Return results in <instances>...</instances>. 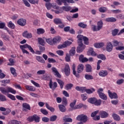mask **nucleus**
<instances>
[{
    "mask_svg": "<svg viewBox=\"0 0 124 124\" xmlns=\"http://www.w3.org/2000/svg\"><path fill=\"white\" fill-rule=\"evenodd\" d=\"M0 91L3 94H6L9 98L12 99V100H16V98H15V96L11 94H8L9 93H13V94H16V90H14L13 88L10 87H7L6 89L4 87H0Z\"/></svg>",
    "mask_w": 124,
    "mask_h": 124,
    "instance_id": "nucleus-1",
    "label": "nucleus"
},
{
    "mask_svg": "<svg viewBox=\"0 0 124 124\" xmlns=\"http://www.w3.org/2000/svg\"><path fill=\"white\" fill-rule=\"evenodd\" d=\"M20 49H21L23 54H29L28 51H27V50L25 49V48H28V49H29V50H30L31 53H32V54H34V50H33V48H32V47H31V46L27 44H26L24 45L20 46Z\"/></svg>",
    "mask_w": 124,
    "mask_h": 124,
    "instance_id": "nucleus-2",
    "label": "nucleus"
},
{
    "mask_svg": "<svg viewBox=\"0 0 124 124\" xmlns=\"http://www.w3.org/2000/svg\"><path fill=\"white\" fill-rule=\"evenodd\" d=\"M103 27V22L102 20L98 21L97 26L95 25H92V30L93 31H98L102 29Z\"/></svg>",
    "mask_w": 124,
    "mask_h": 124,
    "instance_id": "nucleus-3",
    "label": "nucleus"
},
{
    "mask_svg": "<svg viewBox=\"0 0 124 124\" xmlns=\"http://www.w3.org/2000/svg\"><path fill=\"white\" fill-rule=\"evenodd\" d=\"M77 38H78V44H83L82 41H84L85 44L88 45L89 44V39L87 37H85L82 35H78L77 36Z\"/></svg>",
    "mask_w": 124,
    "mask_h": 124,
    "instance_id": "nucleus-4",
    "label": "nucleus"
},
{
    "mask_svg": "<svg viewBox=\"0 0 124 124\" xmlns=\"http://www.w3.org/2000/svg\"><path fill=\"white\" fill-rule=\"evenodd\" d=\"M28 122H35L36 123H39L40 118L36 114H34L33 116H30L27 118Z\"/></svg>",
    "mask_w": 124,
    "mask_h": 124,
    "instance_id": "nucleus-5",
    "label": "nucleus"
},
{
    "mask_svg": "<svg viewBox=\"0 0 124 124\" xmlns=\"http://www.w3.org/2000/svg\"><path fill=\"white\" fill-rule=\"evenodd\" d=\"M103 92V89L99 88L97 90V93L101 99H103V100H106V99H107V96H106V95H105V94H104Z\"/></svg>",
    "mask_w": 124,
    "mask_h": 124,
    "instance_id": "nucleus-6",
    "label": "nucleus"
},
{
    "mask_svg": "<svg viewBox=\"0 0 124 124\" xmlns=\"http://www.w3.org/2000/svg\"><path fill=\"white\" fill-rule=\"evenodd\" d=\"M77 120L82 123H86L88 121V117L84 114H80L77 116Z\"/></svg>",
    "mask_w": 124,
    "mask_h": 124,
    "instance_id": "nucleus-7",
    "label": "nucleus"
},
{
    "mask_svg": "<svg viewBox=\"0 0 124 124\" xmlns=\"http://www.w3.org/2000/svg\"><path fill=\"white\" fill-rule=\"evenodd\" d=\"M0 111H1L2 115L4 116H7V115L9 114L10 112H11V109L8 108L6 109L4 107H0Z\"/></svg>",
    "mask_w": 124,
    "mask_h": 124,
    "instance_id": "nucleus-8",
    "label": "nucleus"
},
{
    "mask_svg": "<svg viewBox=\"0 0 124 124\" xmlns=\"http://www.w3.org/2000/svg\"><path fill=\"white\" fill-rule=\"evenodd\" d=\"M106 49L107 52H108L109 53L113 51V45L111 42H108L107 43Z\"/></svg>",
    "mask_w": 124,
    "mask_h": 124,
    "instance_id": "nucleus-9",
    "label": "nucleus"
},
{
    "mask_svg": "<svg viewBox=\"0 0 124 124\" xmlns=\"http://www.w3.org/2000/svg\"><path fill=\"white\" fill-rule=\"evenodd\" d=\"M64 71L66 76H69L70 74V68L68 64L65 65V68L63 70H62V72Z\"/></svg>",
    "mask_w": 124,
    "mask_h": 124,
    "instance_id": "nucleus-10",
    "label": "nucleus"
},
{
    "mask_svg": "<svg viewBox=\"0 0 124 124\" xmlns=\"http://www.w3.org/2000/svg\"><path fill=\"white\" fill-rule=\"evenodd\" d=\"M85 48H86V46L83 44H78V46L77 49V52L81 53L84 51Z\"/></svg>",
    "mask_w": 124,
    "mask_h": 124,
    "instance_id": "nucleus-11",
    "label": "nucleus"
},
{
    "mask_svg": "<svg viewBox=\"0 0 124 124\" xmlns=\"http://www.w3.org/2000/svg\"><path fill=\"white\" fill-rule=\"evenodd\" d=\"M108 95L111 99H116L118 98V95L116 93H112L110 90L108 91Z\"/></svg>",
    "mask_w": 124,
    "mask_h": 124,
    "instance_id": "nucleus-12",
    "label": "nucleus"
},
{
    "mask_svg": "<svg viewBox=\"0 0 124 124\" xmlns=\"http://www.w3.org/2000/svg\"><path fill=\"white\" fill-rule=\"evenodd\" d=\"M17 23L18 25H19V26L24 27V26H26V23H27V21L25 19L20 18L17 20Z\"/></svg>",
    "mask_w": 124,
    "mask_h": 124,
    "instance_id": "nucleus-13",
    "label": "nucleus"
},
{
    "mask_svg": "<svg viewBox=\"0 0 124 124\" xmlns=\"http://www.w3.org/2000/svg\"><path fill=\"white\" fill-rule=\"evenodd\" d=\"M51 70L54 73V75L56 76V77H58V78H61V77H62V75L60 74V73H59L58 70H57V68H56L55 67H52L51 68Z\"/></svg>",
    "mask_w": 124,
    "mask_h": 124,
    "instance_id": "nucleus-14",
    "label": "nucleus"
},
{
    "mask_svg": "<svg viewBox=\"0 0 124 124\" xmlns=\"http://www.w3.org/2000/svg\"><path fill=\"white\" fill-rule=\"evenodd\" d=\"M49 86L50 89H52V90H55V89L58 87V84L56 82H54L53 84V81L50 79Z\"/></svg>",
    "mask_w": 124,
    "mask_h": 124,
    "instance_id": "nucleus-15",
    "label": "nucleus"
},
{
    "mask_svg": "<svg viewBox=\"0 0 124 124\" xmlns=\"http://www.w3.org/2000/svg\"><path fill=\"white\" fill-rule=\"evenodd\" d=\"M87 54L88 56H92L93 57H95V56H96V53L93 51V48H90L89 49L87 52Z\"/></svg>",
    "mask_w": 124,
    "mask_h": 124,
    "instance_id": "nucleus-16",
    "label": "nucleus"
},
{
    "mask_svg": "<svg viewBox=\"0 0 124 124\" xmlns=\"http://www.w3.org/2000/svg\"><path fill=\"white\" fill-rule=\"evenodd\" d=\"M25 88L27 91H29V92H35L36 90L35 87L30 85H26Z\"/></svg>",
    "mask_w": 124,
    "mask_h": 124,
    "instance_id": "nucleus-17",
    "label": "nucleus"
},
{
    "mask_svg": "<svg viewBox=\"0 0 124 124\" xmlns=\"http://www.w3.org/2000/svg\"><path fill=\"white\" fill-rule=\"evenodd\" d=\"M23 36H24V37H26V38H31V37H32L31 33H29L27 31L23 32Z\"/></svg>",
    "mask_w": 124,
    "mask_h": 124,
    "instance_id": "nucleus-18",
    "label": "nucleus"
},
{
    "mask_svg": "<svg viewBox=\"0 0 124 124\" xmlns=\"http://www.w3.org/2000/svg\"><path fill=\"white\" fill-rule=\"evenodd\" d=\"M76 90L78 92H81V93H85L87 90V88L85 87L77 86L76 87Z\"/></svg>",
    "mask_w": 124,
    "mask_h": 124,
    "instance_id": "nucleus-19",
    "label": "nucleus"
},
{
    "mask_svg": "<svg viewBox=\"0 0 124 124\" xmlns=\"http://www.w3.org/2000/svg\"><path fill=\"white\" fill-rule=\"evenodd\" d=\"M99 75L101 77H106V76H107V75H108V72L106 70H101L99 73Z\"/></svg>",
    "mask_w": 124,
    "mask_h": 124,
    "instance_id": "nucleus-20",
    "label": "nucleus"
},
{
    "mask_svg": "<svg viewBox=\"0 0 124 124\" xmlns=\"http://www.w3.org/2000/svg\"><path fill=\"white\" fill-rule=\"evenodd\" d=\"M84 65L79 64L78 66L77 72L78 73H81V72H82L83 70H84Z\"/></svg>",
    "mask_w": 124,
    "mask_h": 124,
    "instance_id": "nucleus-21",
    "label": "nucleus"
},
{
    "mask_svg": "<svg viewBox=\"0 0 124 124\" xmlns=\"http://www.w3.org/2000/svg\"><path fill=\"white\" fill-rule=\"evenodd\" d=\"M112 44L114 47H117V46H119V45H120L121 46H122L123 45L122 43L116 40H114L113 41H112Z\"/></svg>",
    "mask_w": 124,
    "mask_h": 124,
    "instance_id": "nucleus-22",
    "label": "nucleus"
},
{
    "mask_svg": "<svg viewBox=\"0 0 124 124\" xmlns=\"http://www.w3.org/2000/svg\"><path fill=\"white\" fill-rule=\"evenodd\" d=\"M100 115L102 119L107 118L108 116V114L106 111H102L100 112Z\"/></svg>",
    "mask_w": 124,
    "mask_h": 124,
    "instance_id": "nucleus-23",
    "label": "nucleus"
},
{
    "mask_svg": "<svg viewBox=\"0 0 124 124\" xmlns=\"http://www.w3.org/2000/svg\"><path fill=\"white\" fill-rule=\"evenodd\" d=\"M79 60L81 62H88V58L84 57V55H81L79 57Z\"/></svg>",
    "mask_w": 124,
    "mask_h": 124,
    "instance_id": "nucleus-24",
    "label": "nucleus"
},
{
    "mask_svg": "<svg viewBox=\"0 0 124 124\" xmlns=\"http://www.w3.org/2000/svg\"><path fill=\"white\" fill-rule=\"evenodd\" d=\"M105 45V44L104 43H95L94 44V46L95 48H101L102 47H103Z\"/></svg>",
    "mask_w": 124,
    "mask_h": 124,
    "instance_id": "nucleus-25",
    "label": "nucleus"
},
{
    "mask_svg": "<svg viewBox=\"0 0 124 124\" xmlns=\"http://www.w3.org/2000/svg\"><path fill=\"white\" fill-rule=\"evenodd\" d=\"M56 2L59 5H62V2L65 5H67L66 0H56Z\"/></svg>",
    "mask_w": 124,
    "mask_h": 124,
    "instance_id": "nucleus-26",
    "label": "nucleus"
},
{
    "mask_svg": "<svg viewBox=\"0 0 124 124\" xmlns=\"http://www.w3.org/2000/svg\"><path fill=\"white\" fill-rule=\"evenodd\" d=\"M36 60L39 62H41L42 63H45V61L44 60L43 58L42 57L39 56H37L36 57Z\"/></svg>",
    "mask_w": 124,
    "mask_h": 124,
    "instance_id": "nucleus-27",
    "label": "nucleus"
},
{
    "mask_svg": "<svg viewBox=\"0 0 124 124\" xmlns=\"http://www.w3.org/2000/svg\"><path fill=\"white\" fill-rule=\"evenodd\" d=\"M112 118H113L114 120L115 121H120L121 117H120V116L118 115V114L116 113H113L112 115Z\"/></svg>",
    "mask_w": 124,
    "mask_h": 124,
    "instance_id": "nucleus-28",
    "label": "nucleus"
},
{
    "mask_svg": "<svg viewBox=\"0 0 124 124\" xmlns=\"http://www.w3.org/2000/svg\"><path fill=\"white\" fill-rule=\"evenodd\" d=\"M61 41V37L58 36L53 39V43H59Z\"/></svg>",
    "mask_w": 124,
    "mask_h": 124,
    "instance_id": "nucleus-29",
    "label": "nucleus"
},
{
    "mask_svg": "<svg viewBox=\"0 0 124 124\" xmlns=\"http://www.w3.org/2000/svg\"><path fill=\"white\" fill-rule=\"evenodd\" d=\"M10 71L12 74L14 76V77H16V76H17V73H16V69H15V68L11 67L10 68Z\"/></svg>",
    "mask_w": 124,
    "mask_h": 124,
    "instance_id": "nucleus-30",
    "label": "nucleus"
},
{
    "mask_svg": "<svg viewBox=\"0 0 124 124\" xmlns=\"http://www.w3.org/2000/svg\"><path fill=\"white\" fill-rule=\"evenodd\" d=\"M57 81L58 82V84H59L60 86L61 89H62L63 88V86L64 85V82L62 81V80L59 79H57Z\"/></svg>",
    "mask_w": 124,
    "mask_h": 124,
    "instance_id": "nucleus-31",
    "label": "nucleus"
},
{
    "mask_svg": "<svg viewBox=\"0 0 124 124\" xmlns=\"http://www.w3.org/2000/svg\"><path fill=\"white\" fill-rule=\"evenodd\" d=\"M106 22H111V23H113L116 22L117 19L114 17H108L106 19Z\"/></svg>",
    "mask_w": 124,
    "mask_h": 124,
    "instance_id": "nucleus-32",
    "label": "nucleus"
},
{
    "mask_svg": "<svg viewBox=\"0 0 124 124\" xmlns=\"http://www.w3.org/2000/svg\"><path fill=\"white\" fill-rule=\"evenodd\" d=\"M62 9L64 11H66V12H68V11H70L71 10V7L70 6H62Z\"/></svg>",
    "mask_w": 124,
    "mask_h": 124,
    "instance_id": "nucleus-33",
    "label": "nucleus"
},
{
    "mask_svg": "<svg viewBox=\"0 0 124 124\" xmlns=\"http://www.w3.org/2000/svg\"><path fill=\"white\" fill-rule=\"evenodd\" d=\"M59 108L61 112H65V110H66V108H65V107L62 105H59Z\"/></svg>",
    "mask_w": 124,
    "mask_h": 124,
    "instance_id": "nucleus-34",
    "label": "nucleus"
},
{
    "mask_svg": "<svg viewBox=\"0 0 124 124\" xmlns=\"http://www.w3.org/2000/svg\"><path fill=\"white\" fill-rule=\"evenodd\" d=\"M38 41L39 44H40L42 46H44L45 45V42H44L43 39H42V38H38Z\"/></svg>",
    "mask_w": 124,
    "mask_h": 124,
    "instance_id": "nucleus-35",
    "label": "nucleus"
},
{
    "mask_svg": "<svg viewBox=\"0 0 124 124\" xmlns=\"http://www.w3.org/2000/svg\"><path fill=\"white\" fill-rule=\"evenodd\" d=\"M22 106L25 109H27V110H31V106L27 103H23Z\"/></svg>",
    "mask_w": 124,
    "mask_h": 124,
    "instance_id": "nucleus-36",
    "label": "nucleus"
},
{
    "mask_svg": "<svg viewBox=\"0 0 124 124\" xmlns=\"http://www.w3.org/2000/svg\"><path fill=\"white\" fill-rule=\"evenodd\" d=\"M86 72H92V66L89 64L86 65Z\"/></svg>",
    "mask_w": 124,
    "mask_h": 124,
    "instance_id": "nucleus-37",
    "label": "nucleus"
},
{
    "mask_svg": "<svg viewBox=\"0 0 124 124\" xmlns=\"http://www.w3.org/2000/svg\"><path fill=\"white\" fill-rule=\"evenodd\" d=\"M96 100V98H90L88 99V101L89 102V103H91V104H94Z\"/></svg>",
    "mask_w": 124,
    "mask_h": 124,
    "instance_id": "nucleus-38",
    "label": "nucleus"
},
{
    "mask_svg": "<svg viewBox=\"0 0 124 124\" xmlns=\"http://www.w3.org/2000/svg\"><path fill=\"white\" fill-rule=\"evenodd\" d=\"M8 28H10L13 30H14V29H15V25L14 24V23H12V21H10L8 23Z\"/></svg>",
    "mask_w": 124,
    "mask_h": 124,
    "instance_id": "nucleus-39",
    "label": "nucleus"
},
{
    "mask_svg": "<svg viewBox=\"0 0 124 124\" xmlns=\"http://www.w3.org/2000/svg\"><path fill=\"white\" fill-rule=\"evenodd\" d=\"M76 102H77V100H74L73 102L71 103L70 104V106L72 109L75 110L74 108H75V104H76Z\"/></svg>",
    "mask_w": 124,
    "mask_h": 124,
    "instance_id": "nucleus-40",
    "label": "nucleus"
},
{
    "mask_svg": "<svg viewBox=\"0 0 124 124\" xmlns=\"http://www.w3.org/2000/svg\"><path fill=\"white\" fill-rule=\"evenodd\" d=\"M84 78L86 80H93V76L88 74L85 75Z\"/></svg>",
    "mask_w": 124,
    "mask_h": 124,
    "instance_id": "nucleus-41",
    "label": "nucleus"
},
{
    "mask_svg": "<svg viewBox=\"0 0 124 124\" xmlns=\"http://www.w3.org/2000/svg\"><path fill=\"white\" fill-rule=\"evenodd\" d=\"M97 57L98 59H100V60H102V61H105L106 60V57L103 54H99L97 55Z\"/></svg>",
    "mask_w": 124,
    "mask_h": 124,
    "instance_id": "nucleus-42",
    "label": "nucleus"
},
{
    "mask_svg": "<svg viewBox=\"0 0 124 124\" xmlns=\"http://www.w3.org/2000/svg\"><path fill=\"white\" fill-rule=\"evenodd\" d=\"M94 105H95V106H100L101 105V100H97V99H96Z\"/></svg>",
    "mask_w": 124,
    "mask_h": 124,
    "instance_id": "nucleus-43",
    "label": "nucleus"
},
{
    "mask_svg": "<svg viewBox=\"0 0 124 124\" xmlns=\"http://www.w3.org/2000/svg\"><path fill=\"white\" fill-rule=\"evenodd\" d=\"M75 47H73L71 48V49L69 51V54L70 56H73L74 55H75Z\"/></svg>",
    "mask_w": 124,
    "mask_h": 124,
    "instance_id": "nucleus-44",
    "label": "nucleus"
},
{
    "mask_svg": "<svg viewBox=\"0 0 124 124\" xmlns=\"http://www.w3.org/2000/svg\"><path fill=\"white\" fill-rule=\"evenodd\" d=\"M94 91H95V90L93 88H91V89H86V93H88L89 94H90L91 93H93L94 92Z\"/></svg>",
    "mask_w": 124,
    "mask_h": 124,
    "instance_id": "nucleus-45",
    "label": "nucleus"
},
{
    "mask_svg": "<svg viewBox=\"0 0 124 124\" xmlns=\"http://www.w3.org/2000/svg\"><path fill=\"white\" fill-rule=\"evenodd\" d=\"M45 32V31L43 29L39 28L37 30V33L38 34H42Z\"/></svg>",
    "mask_w": 124,
    "mask_h": 124,
    "instance_id": "nucleus-46",
    "label": "nucleus"
},
{
    "mask_svg": "<svg viewBox=\"0 0 124 124\" xmlns=\"http://www.w3.org/2000/svg\"><path fill=\"white\" fill-rule=\"evenodd\" d=\"M107 11V8L104 7H101L99 8V11L101 13H104V12H106Z\"/></svg>",
    "mask_w": 124,
    "mask_h": 124,
    "instance_id": "nucleus-47",
    "label": "nucleus"
},
{
    "mask_svg": "<svg viewBox=\"0 0 124 124\" xmlns=\"http://www.w3.org/2000/svg\"><path fill=\"white\" fill-rule=\"evenodd\" d=\"M10 62L8 63L7 65H10V66H12L14 65V64L15 63V62H14V60L13 59L11 58L9 60Z\"/></svg>",
    "mask_w": 124,
    "mask_h": 124,
    "instance_id": "nucleus-48",
    "label": "nucleus"
},
{
    "mask_svg": "<svg viewBox=\"0 0 124 124\" xmlns=\"http://www.w3.org/2000/svg\"><path fill=\"white\" fill-rule=\"evenodd\" d=\"M54 22L56 25H59V24H62V19L60 18H55Z\"/></svg>",
    "mask_w": 124,
    "mask_h": 124,
    "instance_id": "nucleus-49",
    "label": "nucleus"
},
{
    "mask_svg": "<svg viewBox=\"0 0 124 124\" xmlns=\"http://www.w3.org/2000/svg\"><path fill=\"white\" fill-rule=\"evenodd\" d=\"M84 106H85L84 105H83V104H79L78 105H76L75 106L74 109H81V108H82V107H84Z\"/></svg>",
    "mask_w": 124,
    "mask_h": 124,
    "instance_id": "nucleus-50",
    "label": "nucleus"
},
{
    "mask_svg": "<svg viewBox=\"0 0 124 124\" xmlns=\"http://www.w3.org/2000/svg\"><path fill=\"white\" fill-rule=\"evenodd\" d=\"M8 124H21V122L16 120H12L8 122Z\"/></svg>",
    "mask_w": 124,
    "mask_h": 124,
    "instance_id": "nucleus-51",
    "label": "nucleus"
},
{
    "mask_svg": "<svg viewBox=\"0 0 124 124\" xmlns=\"http://www.w3.org/2000/svg\"><path fill=\"white\" fill-rule=\"evenodd\" d=\"M64 122L65 123H72V119L70 118H65L64 117L63 119Z\"/></svg>",
    "mask_w": 124,
    "mask_h": 124,
    "instance_id": "nucleus-52",
    "label": "nucleus"
},
{
    "mask_svg": "<svg viewBox=\"0 0 124 124\" xmlns=\"http://www.w3.org/2000/svg\"><path fill=\"white\" fill-rule=\"evenodd\" d=\"M46 71L44 70H40L37 72V74L38 75H43V74H45Z\"/></svg>",
    "mask_w": 124,
    "mask_h": 124,
    "instance_id": "nucleus-53",
    "label": "nucleus"
},
{
    "mask_svg": "<svg viewBox=\"0 0 124 124\" xmlns=\"http://www.w3.org/2000/svg\"><path fill=\"white\" fill-rule=\"evenodd\" d=\"M6 97L2 94H0V101H6Z\"/></svg>",
    "mask_w": 124,
    "mask_h": 124,
    "instance_id": "nucleus-54",
    "label": "nucleus"
},
{
    "mask_svg": "<svg viewBox=\"0 0 124 124\" xmlns=\"http://www.w3.org/2000/svg\"><path fill=\"white\" fill-rule=\"evenodd\" d=\"M72 87H73V85L72 83H69L65 86V89L67 90H71Z\"/></svg>",
    "mask_w": 124,
    "mask_h": 124,
    "instance_id": "nucleus-55",
    "label": "nucleus"
},
{
    "mask_svg": "<svg viewBox=\"0 0 124 124\" xmlns=\"http://www.w3.org/2000/svg\"><path fill=\"white\" fill-rule=\"evenodd\" d=\"M46 42L50 45H53V44H54L53 42V39H52V38L46 39Z\"/></svg>",
    "mask_w": 124,
    "mask_h": 124,
    "instance_id": "nucleus-56",
    "label": "nucleus"
},
{
    "mask_svg": "<svg viewBox=\"0 0 124 124\" xmlns=\"http://www.w3.org/2000/svg\"><path fill=\"white\" fill-rule=\"evenodd\" d=\"M78 27H80V28H82V29H85L86 27H87V25L84 24L83 22H80L78 24Z\"/></svg>",
    "mask_w": 124,
    "mask_h": 124,
    "instance_id": "nucleus-57",
    "label": "nucleus"
},
{
    "mask_svg": "<svg viewBox=\"0 0 124 124\" xmlns=\"http://www.w3.org/2000/svg\"><path fill=\"white\" fill-rule=\"evenodd\" d=\"M72 44V42H70L69 41H66L64 43V45L65 46V47H67V46H69Z\"/></svg>",
    "mask_w": 124,
    "mask_h": 124,
    "instance_id": "nucleus-58",
    "label": "nucleus"
},
{
    "mask_svg": "<svg viewBox=\"0 0 124 124\" xmlns=\"http://www.w3.org/2000/svg\"><path fill=\"white\" fill-rule=\"evenodd\" d=\"M31 82L32 84H33V85H34V86H35V87H37V88H40V86L39 85V84H38L37 82H35V81H34L32 80H31Z\"/></svg>",
    "mask_w": 124,
    "mask_h": 124,
    "instance_id": "nucleus-59",
    "label": "nucleus"
},
{
    "mask_svg": "<svg viewBox=\"0 0 124 124\" xmlns=\"http://www.w3.org/2000/svg\"><path fill=\"white\" fill-rule=\"evenodd\" d=\"M118 32H119V30L117 29H114L113 31H112V34L113 36H115L117 35L118 34Z\"/></svg>",
    "mask_w": 124,
    "mask_h": 124,
    "instance_id": "nucleus-60",
    "label": "nucleus"
},
{
    "mask_svg": "<svg viewBox=\"0 0 124 124\" xmlns=\"http://www.w3.org/2000/svg\"><path fill=\"white\" fill-rule=\"evenodd\" d=\"M75 64H73L72 65L73 73L74 75H75V76H77V74L76 73V71L75 70Z\"/></svg>",
    "mask_w": 124,
    "mask_h": 124,
    "instance_id": "nucleus-61",
    "label": "nucleus"
},
{
    "mask_svg": "<svg viewBox=\"0 0 124 124\" xmlns=\"http://www.w3.org/2000/svg\"><path fill=\"white\" fill-rule=\"evenodd\" d=\"M57 120V116L56 115H53L50 117V122H55Z\"/></svg>",
    "mask_w": 124,
    "mask_h": 124,
    "instance_id": "nucleus-62",
    "label": "nucleus"
},
{
    "mask_svg": "<svg viewBox=\"0 0 124 124\" xmlns=\"http://www.w3.org/2000/svg\"><path fill=\"white\" fill-rule=\"evenodd\" d=\"M124 79H118L116 81V84L117 85H121L124 83Z\"/></svg>",
    "mask_w": 124,
    "mask_h": 124,
    "instance_id": "nucleus-63",
    "label": "nucleus"
},
{
    "mask_svg": "<svg viewBox=\"0 0 124 124\" xmlns=\"http://www.w3.org/2000/svg\"><path fill=\"white\" fill-rule=\"evenodd\" d=\"M56 53L59 56H63V51L62 50H57Z\"/></svg>",
    "mask_w": 124,
    "mask_h": 124,
    "instance_id": "nucleus-64",
    "label": "nucleus"
}]
</instances>
